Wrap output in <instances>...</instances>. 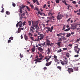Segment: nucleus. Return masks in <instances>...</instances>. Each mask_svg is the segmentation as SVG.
I'll return each mask as SVG.
<instances>
[{"label":"nucleus","mask_w":80,"mask_h":80,"mask_svg":"<svg viewBox=\"0 0 80 80\" xmlns=\"http://www.w3.org/2000/svg\"><path fill=\"white\" fill-rule=\"evenodd\" d=\"M26 23V22L25 21L24 22L22 23L21 21H20L19 22H18L17 24H16V27H18V25H19V27L22 28V24L23 26H24L25 25V23Z\"/></svg>","instance_id":"obj_1"},{"label":"nucleus","mask_w":80,"mask_h":80,"mask_svg":"<svg viewBox=\"0 0 80 80\" xmlns=\"http://www.w3.org/2000/svg\"><path fill=\"white\" fill-rule=\"evenodd\" d=\"M77 46H75L74 50L75 51V52L77 53L78 54L79 53V51H80V48H78V44H76Z\"/></svg>","instance_id":"obj_2"},{"label":"nucleus","mask_w":80,"mask_h":80,"mask_svg":"<svg viewBox=\"0 0 80 80\" xmlns=\"http://www.w3.org/2000/svg\"><path fill=\"white\" fill-rule=\"evenodd\" d=\"M46 45L48 46H52L54 44L53 43H51V42L49 40H48L47 39H46Z\"/></svg>","instance_id":"obj_3"},{"label":"nucleus","mask_w":80,"mask_h":80,"mask_svg":"<svg viewBox=\"0 0 80 80\" xmlns=\"http://www.w3.org/2000/svg\"><path fill=\"white\" fill-rule=\"evenodd\" d=\"M45 28L48 30H46V31H49L50 32H52V31H53V27H51V28L49 27H46Z\"/></svg>","instance_id":"obj_4"},{"label":"nucleus","mask_w":80,"mask_h":80,"mask_svg":"<svg viewBox=\"0 0 80 80\" xmlns=\"http://www.w3.org/2000/svg\"><path fill=\"white\" fill-rule=\"evenodd\" d=\"M54 60H55V62H57L58 64H59L60 63V62H59V59H57V57L56 56L55 54L54 55Z\"/></svg>","instance_id":"obj_5"},{"label":"nucleus","mask_w":80,"mask_h":80,"mask_svg":"<svg viewBox=\"0 0 80 80\" xmlns=\"http://www.w3.org/2000/svg\"><path fill=\"white\" fill-rule=\"evenodd\" d=\"M67 68V69H68L67 71H68L69 73L70 74V72H73V69H72V68Z\"/></svg>","instance_id":"obj_6"},{"label":"nucleus","mask_w":80,"mask_h":80,"mask_svg":"<svg viewBox=\"0 0 80 80\" xmlns=\"http://www.w3.org/2000/svg\"><path fill=\"white\" fill-rule=\"evenodd\" d=\"M68 60H66V61L64 60L63 61L61 62V63L62 65H63L68 64Z\"/></svg>","instance_id":"obj_7"},{"label":"nucleus","mask_w":80,"mask_h":80,"mask_svg":"<svg viewBox=\"0 0 80 80\" xmlns=\"http://www.w3.org/2000/svg\"><path fill=\"white\" fill-rule=\"evenodd\" d=\"M63 17V15H62V14H60L58 15V16L57 17V20H61V19H62V17Z\"/></svg>","instance_id":"obj_8"},{"label":"nucleus","mask_w":80,"mask_h":80,"mask_svg":"<svg viewBox=\"0 0 80 80\" xmlns=\"http://www.w3.org/2000/svg\"><path fill=\"white\" fill-rule=\"evenodd\" d=\"M25 7V6H24L23 5H22V6H20V8H19V12H20V13H22V9L23 8H24V7Z\"/></svg>","instance_id":"obj_9"},{"label":"nucleus","mask_w":80,"mask_h":80,"mask_svg":"<svg viewBox=\"0 0 80 80\" xmlns=\"http://www.w3.org/2000/svg\"><path fill=\"white\" fill-rule=\"evenodd\" d=\"M43 36L42 34H41L40 35V36H38V39H39V40H41L43 39Z\"/></svg>","instance_id":"obj_10"},{"label":"nucleus","mask_w":80,"mask_h":80,"mask_svg":"<svg viewBox=\"0 0 80 80\" xmlns=\"http://www.w3.org/2000/svg\"><path fill=\"white\" fill-rule=\"evenodd\" d=\"M73 69L75 71H79V67H73Z\"/></svg>","instance_id":"obj_11"},{"label":"nucleus","mask_w":80,"mask_h":80,"mask_svg":"<svg viewBox=\"0 0 80 80\" xmlns=\"http://www.w3.org/2000/svg\"><path fill=\"white\" fill-rule=\"evenodd\" d=\"M38 23L37 22H35L34 23H32V25L33 27L38 26Z\"/></svg>","instance_id":"obj_12"},{"label":"nucleus","mask_w":80,"mask_h":80,"mask_svg":"<svg viewBox=\"0 0 80 80\" xmlns=\"http://www.w3.org/2000/svg\"><path fill=\"white\" fill-rule=\"evenodd\" d=\"M38 14H40L41 16H45V14L43 12H38Z\"/></svg>","instance_id":"obj_13"},{"label":"nucleus","mask_w":80,"mask_h":80,"mask_svg":"<svg viewBox=\"0 0 80 80\" xmlns=\"http://www.w3.org/2000/svg\"><path fill=\"white\" fill-rule=\"evenodd\" d=\"M38 49L39 52H42L43 51V49L41 47H38Z\"/></svg>","instance_id":"obj_14"},{"label":"nucleus","mask_w":80,"mask_h":80,"mask_svg":"<svg viewBox=\"0 0 80 80\" xmlns=\"http://www.w3.org/2000/svg\"><path fill=\"white\" fill-rule=\"evenodd\" d=\"M25 14L23 13H22V14H21V16H20V13H19V17L20 18V19H22L23 18L22 16H25Z\"/></svg>","instance_id":"obj_15"},{"label":"nucleus","mask_w":80,"mask_h":80,"mask_svg":"<svg viewBox=\"0 0 80 80\" xmlns=\"http://www.w3.org/2000/svg\"><path fill=\"white\" fill-rule=\"evenodd\" d=\"M24 38L25 39V41H28V36H27V34H24Z\"/></svg>","instance_id":"obj_16"},{"label":"nucleus","mask_w":80,"mask_h":80,"mask_svg":"<svg viewBox=\"0 0 80 80\" xmlns=\"http://www.w3.org/2000/svg\"><path fill=\"white\" fill-rule=\"evenodd\" d=\"M48 53L47 54L48 55H49L50 54V53L51 52V50L49 48H48Z\"/></svg>","instance_id":"obj_17"},{"label":"nucleus","mask_w":80,"mask_h":80,"mask_svg":"<svg viewBox=\"0 0 80 80\" xmlns=\"http://www.w3.org/2000/svg\"><path fill=\"white\" fill-rule=\"evenodd\" d=\"M33 2L34 3H36L38 5H39V2H38V1L33 0Z\"/></svg>","instance_id":"obj_18"},{"label":"nucleus","mask_w":80,"mask_h":80,"mask_svg":"<svg viewBox=\"0 0 80 80\" xmlns=\"http://www.w3.org/2000/svg\"><path fill=\"white\" fill-rule=\"evenodd\" d=\"M55 18L54 16H51L50 17H48V19H49V20H52V19H53V18Z\"/></svg>","instance_id":"obj_19"},{"label":"nucleus","mask_w":80,"mask_h":80,"mask_svg":"<svg viewBox=\"0 0 80 80\" xmlns=\"http://www.w3.org/2000/svg\"><path fill=\"white\" fill-rule=\"evenodd\" d=\"M42 58H37L36 59H35V60H34V61H37V60H42Z\"/></svg>","instance_id":"obj_20"},{"label":"nucleus","mask_w":80,"mask_h":80,"mask_svg":"<svg viewBox=\"0 0 80 80\" xmlns=\"http://www.w3.org/2000/svg\"><path fill=\"white\" fill-rule=\"evenodd\" d=\"M34 27H35V28L36 29H37V30L38 31H39V30L40 29V28H39V26H33Z\"/></svg>","instance_id":"obj_21"},{"label":"nucleus","mask_w":80,"mask_h":80,"mask_svg":"<svg viewBox=\"0 0 80 80\" xmlns=\"http://www.w3.org/2000/svg\"><path fill=\"white\" fill-rule=\"evenodd\" d=\"M61 43V42H58L57 43H56V44H57V45H58V47H60V46L61 45V44H60Z\"/></svg>","instance_id":"obj_22"},{"label":"nucleus","mask_w":80,"mask_h":80,"mask_svg":"<svg viewBox=\"0 0 80 80\" xmlns=\"http://www.w3.org/2000/svg\"><path fill=\"white\" fill-rule=\"evenodd\" d=\"M38 44L41 45L42 46H47V45L45 44V42H43V43Z\"/></svg>","instance_id":"obj_23"},{"label":"nucleus","mask_w":80,"mask_h":80,"mask_svg":"<svg viewBox=\"0 0 80 80\" xmlns=\"http://www.w3.org/2000/svg\"><path fill=\"white\" fill-rule=\"evenodd\" d=\"M51 64V63H48V62H46V64H45V66L48 67L50 66Z\"/></svg>","instance_id":"obj_24"},{"label":"nucleus","mask_w":80,"mask_h":80,"mask_svg":"<svg viewBox=\"0 0 80 80\" xmlns=\"http://www.w3.org/2000/svg\"><path fill=\"white\" fill-rule=\"evenodd\" d=\"M70 29H71L70 28H68V29L64 30V31H65V32L68 31H69L70 30Z\"/></svg>","instance_id":"obj_25"},{"label":"nucleus","mask_w":80,"mask_h":80,"mask_svg":"<svg viewBox=\"0 0 80 80\" xmlns=\"http://www.w3.org/2000/svg\"><path fill=\"white\" fill-rule=\"evenodd\" d=\"M70 36H71V34H70V33H69V34H68L66 35V37H69Z\"/></svg>","instance_id":"obj_26"},{"label":"nucleus","mask_w":80,"mask_h":80,"mask_svg":"<svg viewBox=\"0 0 80 80\" xmlns=\"http://www.w3.org/2000/svg\"><path fill=\"white\" fill-rule=\"evenodd\" d=\"M6 14L8 15H9L10 14V12L8 11H6Z\"/></svg>","instance_id":"obj_27"},{"label":"nucleus","mask_w":80,"mask_h":80,"mask_svg":"<svg viewBox=\"0 0 80 80\" xmlns=\"http://www.w3.org/2000/svg\"><path fill=\"white\" fill-rule=\"evenodd\" d=\"M62 50L60 48L59 49V50H58V51L57 53H60V52H62Z\"/></svg>","instance_id":"obj_28"},{"label":"nucleus","mask_w":80,"mask_h":80,"mask_svg":"<svg viewBox=\"0 0 80 80\" xmlns=\"http://www.w3.org/2000/svg\"><path fill=\"white\" fill-rule=\"evenodd\" d=\"M57 68L58 69H59V70H60V71H61L62 69V67H61L60 66H58L57 67Z\"/></svg>","instance_id":"obj_29"},{"label":"nucleus","mask_w":80,"mask_h":80,"mask_svg":"<svg viewBox=\"0 0 80 80\" xmlns=\"http://www.w3.org/2000/svg\"><path fill=\"white\" fill-rule=\"evenodd\" d=\"M58 42H62V39L61 38H58Z\"/></svg>","instance_id":"obj_30"},{"label":"nucleus","mask_w":80,"mask_h":80,"mask_svg":"<svg viewBox=\"0 0 80 80\" xmlns=\"http://www.w3.org/2000/svg\"><path fill=\"white\" fill-rule=\"evenodd\" d=\"M62 2L65 4V5L68 6V4L66 3V2H65V1H62Z\"/></svg>","instance_id":"obj_31"},{"label":"nucleus","mask_w":80,"mask_h":80,"mask_svg":"<svg viewBox=\"0 0 80 80\" xmlns=\"http://www.w3.org/2000/svg\"><path fill=\"white\" fill-rule=\"evenodd\" d=\"M28 23L29 25L30 26H31V22L30 21H28Z\"/></svg>","instance_id":"obj_32"},{"label":"nucleus","mask_w":80,"mask_h":80,"mask_svg":"<svg viewBox=\"0 0 80 80\" xmlns=\"http://www.w3.org/2000/svg\"><path fill=\"white\" fill-rule=\"evenodd\" d=\"M25 6L26 7V8H27V10H28V11H30V9L28 7V6Z\"/></svg>","instance_id":"obj_33"},{"label":"nucleus","mask_w":80,"mask_h":80,"mask_svg":"<svg viewBox=\"0 0 80 80\" xmlns=\"http://www.w3.org/2000/svg\"><path fill=\"white\" fill-rule=\"evenodd\" d=\"M30 32H32V33H34V32L32 28H30Z\"/></svg>","instance_id":"obj_34"},{"label":"nucleus","mask_w":80,"mask_h":80,"mask_svg":"<svg viewBox=\"0 0 80 80\" xmlns=\"http://www.w3.org/2000/svg\"><path fill=\"white\" fill-rule=\"evenodd\" d=\"M28 35H29V36H33V34H32V33H31V32H29V33H28Z\"/></svg>","instance_id":"obj_35"},{"label":"nucleus","mask_w":80,"mask_h":80,"mask_svg":"<svg viewBox=\"0 0 80 80\" xmlns=\"http://www.w3.org/2000/svg\"><path fill=\"white\" fill-rule=\"evenodd\" d=\"M62 39H63V40H67V38H65L64 37L62 36Z\"/></svg>","instance_id":"obj_36"},{"label":"nucleus","mask_w":80,"mask_h":80,"mask_svg":"<svg viewBox=\"0 0 80 80\" xmlns=\"http://www.w3.org/2000/svg\"><path fill=\"white\" fill-rule=\"evenodd\" d=\"M24 29V27H23L22 28H18V30H23Z\"/></svg>","instance_id":"obj_37"},{"label":"nucleus","mask_w":80,"mask_h":80,"mask_svg":"<svg viewBox=\"0 0 80 80\" xmlns=\"http://www.w3.org/2000/svg\"><path fill=\"white\" fill-rule=\"evenodd\" d=\"M66 57H69V53H66Z\"/></svg>","instance_id":"obj_38"},{"label":"nucleus","mask_w":80,"mask_h":80,"mask_svg":"<svg viewBox=\"0 0 80 80\" xmlns=\"http://www.w3.org/2000/svg\"><path fill=\"white\" fill-rule=\"evenodd\" d=\"M60 34L63 36H65V33L64 32L60 33Z\"/></svg>","instance_id":"obj_39"},{"label":"nucleus","mask_w":80,"mask_h":80,"mask_svg":"<svg viewBox=\"0 0 80 80\" xmlns=\"http://www.w3.org/2000/svg\"><path fill=\"white\" fill-rule=\"evenodd\" d=\"M23 56V55L22 54H20L19 56L20 57H21V58H22Z\"/></svg>","instance_id":"obj_40"},{"label":"nucleus","mask_w":80,"mask_h":80,"mask_svg":"<svg viewBox=\"0 0 80 80\" xmlns=\"http://www.w3.org/2000/svg\"><path fill=\"white\" fill-rule=\"evenodd\" d=\"M35 51V48H33L32 49V51L33 52H34Z\"/></svg>","instance_id":"obj_41"},{"label":"nucleus","mask_w":80,"mask_h":80,"mask_svg":"<svg viewBox=\"0 0 80 80\" xmlns=\"http://www.w3.org/2000/svg\"><path fill=\"white\" fill-rule=\"evenodd\" d=\"M72 6H70V5H69V6H68V10H69V8H72Z\"/></svg>","instance_id":"obj_42"},{"label":"nucleus","mask_w":80,"mask_h":80,"mask_svg":"<svg viewBox=\"0 0 80 80\" xmlns=\"http://www.w3.org/2000/svg\"><path fill=\"white\" fill-rule=\"evenodd\" d=\"M65 25H63V28H62V30H65Z\"/></svg>","instance_id":"obj_43"},{"label":"nucleus","mask_w":80,"mask_h":80,"mask_svg":"<svg viewBox=\"0 0 80 80\" xmlns=\"http://www.w3.org/2000/svg\"><path fill=\"white\" fill-rule=\"evenodd\" d=\"M30 6L31 8H34V7H33V4H30Z\"/></svg>","instance_id":"obj_44"},{"label":"nucleus","mask_w":80,"mask_h":80,"mask_svg":"<svg viewBox=\"0 0 80 80\" xmlns=\"http://www.w3.org/2000/svg\"><path fill=\"white\" fill-rule=\"evenodd\" d=\"M79 56V55L78 54H77L76 55H75L74 57L77 58V57H78Z\"/></svg>","instance_id":"obj_45"},{"label":"nucleus","mask_w":80,"mask_h":80,"mask_svg":"<svg viewBox=\"0 0 80 80\" xmlns=\"http://www.w3.org/2000/svg\"><path fill=\"white\" fill-rule=\"evenodd\" d=\"M35 10H36L37 11H39V9H38L37 8H35V9H34Z\"/></svg>","instance_id":"obj_46"},{"label":"nucleus","mask_w":80,"mask_h":80,"mask_svg":"<svg viewBox=\"0 0 80 80\" xmlns=\"http://www.w3.org/2000/svg\"><path fill=\"white\" fill-rule=\"evenodd\" d=\"M70 19H71V18H69L67 20V22H68L70 21Z\"/></svg>","instance_id":"obj_47"},{"label":"nucleus","mask_w":80,"mask_h":80,"mask_svg":"<svg viewBox=\"0 0 80 80\" xmlns=\"http://www.w3.org/2000/svg\"><path fill=\"white\" fill-rule=\"evenodd\" d=\"M80 41V39H77L76 40V42H79Z\"/></svg>","instance_id":"obj_48"},{"label":"nucleus","mask_w":80,"mask_h":80,"mask_svg":"<svg viewBox=\"0 0 80 80\" xmlns=\"http://www.w3.org/2000/svg\"><path fill=\"white\" fill-rule=\"evenodd\" d=\"M63 50L65 51V50H67L68 49V48H63Z\"/></svg>","instance_id":"obj_49"},{"label":"nucleus","mask_w":80,"mask_h":80,"mask_svg":"<svg viewBox=\"0 0 80 80\" xmlns=\"http://www.w3.org/2000/svg\"><path fill=\"white\" fill-rule=\"evenodd\" d=\"M21 32V30H18V33H20Z\"/></svg>","instance_id":"obj_50"},{"label":"nucleus","mask_w":80,"mask_h":80,"mask_svg":"<svg viewBox=\"0 0 80 80\" xmlns=\"http://www.w3.org/2000/svg\"><path fill=\"white\" fill-rule=\"evenodd\" d=\"M10 39H11V40H13V37H11L10 38H9Z\"/></svg>","instance_id":"obj_51"},{"label":"nucleus","mask_w":80,"mask_h":80,"mask_svg":"<svg viewBox=\"0 0 80 80\" xmlns=\"http://www.w3.org/2000/svg\"><path fill=\"white\" fill-rule=\"evenodd\" d=\"M30 38L31 39H32V40L33 41L34 40L33 37H30Z\"/></svg>","instance_id":"obj_52"},{"label":"nucleus","mask_w":80,"mask_h":80,"mask_svg":"<svg viewBox=\"0 0 80 80\" xmlns=\"http://www.w3.org/2000/svg\"><path fill=\"white\" fill-rule=\"evenodd\" d=\"M45 7H46V4H44L43 6V8H45Z\"/></svg>","instance_id":"obj_53"},{"label":"nucleus","mask_w":80,"mask_h":80,"mask_svg":"<svg viewBox=\"0 0 80 80\" xmlns=\"http://www.w3.org/2000/svg\"><path fill=\"white\" fill-rule=\"evenodd\" d=\"M12 6H13V7H15L16 6V4H15V3H13V4H12Z\"/></svg>","instance_id":"obj_54"},{"label":"nucleus","mask_w":80,"mask_h":80,"mask_svg":"<svg viewBox=\"0 0 80 80\" xmlns=\"http://www.w3.org/2000/svg\"><path fill=\"white\" fill-rule=\"evenodd\" d=\"M42 57V54H39V57Z\"/></svg>","instance_id":"obj_55"},{"label":"nucleus","mask_w":80,"mask_h":80,"mask_svg":"<svg viewBox=\"0 0 80 80\" xmlns=\"http://www.w3.org/2000/svg\"><path fill=\"white\" fill-rule=\"evenodd\" d=\"M68 46L69 47H72V44H69V45H68Z\"/></svg>","instance_id":"obj_56"},{"label":"nucleus","mask_w":80,"mask_h":80,"mask_svg":"<svg viewBox=\"0 0 80 80\" xmlns=\"http://www.w3.org/2000/svg\"><path fill=\"white\" fill-rule=\"evenodd\" d=\"M48 56H46L45 57V58L44 59H47V58H48Z\"/></svg>","instance_id":"obj_57"},{"label":"nucleus","mask_w":80,"mask_h":80,"mask_svg":"<svg viewBox=\"0 0 80 80\" xmlns=\"http://www.w3.org/2000/svg\"><path fill=\"white\" fill-rule=\"evenodd\" d=\"M11 42V40H8V43H9L10 42Z\"/></svg>","instance_id":"obj_58"},{"label":"nucleus","mask_w":80,"mask_h":80,"mask_svg":"<svg viewBox=\"0 0 80 80\" xmlns=\"http://www.w3.org/2000/svg\"><path fill=\"white\" fill-rule=\"evenodd\" d=\"M42 26L43 27H45V25L44 24H42Z\"/></svg>","instance_id":"obj_59"},{"label":"nucleus","mask_w":80,"mask_h":80,"mask_svg":"<svg viewBox=\"0 0 80 80\" xmlns=\"http://www.w3.org/2000/svg\"><path fill=\"white\" fill-rule=\"evenodd\" d=\"M43 69L44 70H46L47 69V67H45L44 68H43Z\"/></svg>","instance_id":"obj_60"},{"label":"nucleus","mask_w":80,"mask_h":80,"mask_svg":"<svg viewBox=\"0 0 80 80\" xmlns=\"http://www.w3.org/2000/svg\"><path fill=\"white\" fill-rule=\"evenodd\" d=\"M56 2L57 3H59V0H56Z\"/></svg>","instance_id":"obj_61"},{"label":"nucleus","mask_w":80,"mask_h":80,"mask_svg":"<svg viewBox=\"0 0 80 80\" xmlns=\"http://www.w3.org/2000/svg\"><path fill=\"white\" fill-rule=\"evenodd\" d=\"M35 62H41V61H39V60H37V61H35Z\"/></svg>","instance_id":"obj_62"},{"label":"nucleus","mask_w":80,"mask_h":80,"mask_svg":"<svg viewBox=\"0 0 80 80\" xmlns=\"http://www.w3.org/2000/svg\"><path fill=\"white\" fill-rule=\"evenodd\" d=\"M31 28L34 30H35V28L31 26Z\"/></svg>","instance_id":"obj_63"},{"label":"nucleus","mask_w":80,"mask_h":80,"mask_svg":"<svg viewBox=\"0 0 80 80\" xmlns=\"http://www.w3.org/2000/svg\"><path fill=\"white\" fill-rule=\"evenodd\" d=\"M77 15L78 16H79L80 15V12L77 13Z\"/></svg>","instance_id":"obj_64"}]
</instances>
